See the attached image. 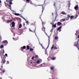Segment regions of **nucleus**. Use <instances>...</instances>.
<instances>
[{
    "label": "nucleus",
    "instance_id": "obj_3",
    "mask_svg": "<svg viewBox=\"0 0 79 79\" xmlns=\"http://www.w3.org/2000/svg\"><path fill=\"white\" fill-rule=\"evenodd\" d=\"M2 68H3V65L2 66V68L0 69V71H2L0 73L1 74H3L5 72V69H3Z\"/></svg>",
    "mask_w": 79,
    "mask_h": 79
},
{
    "label": "nucleus",
    "instance_id": "obj_27",
    "mask_svg": "<svg viewBox=\"0 0 79 79\" xmlns=\"http://www.w3.org/2000/svg\"><path fill=\"white\" fill-rule=\"evenodd\" d=\"M0 48H3V45H1Z\"/></svg>",
    "mask_w": 79,
    "mask_h": 79
},
{
    "label": "nucleus",
    "instance_id": "obj_1",
    "mask_svg": "<svg viewBox=\"0 0 79 79\" xmlns=\"http://www.w3.org/2000/svg\"><path fill=\"white\" fill-rule=\"evenodd\" d=\"M9 1L10 2V5L8 4V0H6V2H5V3L6 6L7 8L11 10V5H12V4H13V3H12V1H13V0H9Z\"/></svg>",
    "mask_w": 79,
    "mask_h": 79
},
{
    "label": "nucleus",
    "instance_id": "obj_13",
    "mask_svg": "<svg viewBox=\"0 0 79 79\" xmlns=\"http://www.w3.org/2000/svg\"><path fill=\"white\" fill-rule=\"evenodd\" d=\"M78 6H76L74 7V9L75 10H77V9H78Z\"/></svg>",
    "mask_w": 79,
    "mask_h": 79
},
{
    "label": "nucleus",
    "instance_id": "obj_33",
    "mask_svg": "<svg viewBox=\"0 0 79 79\" xmlns=\"http://www.w3.org/2000/svg\"><path fill=\"white\" fill-rule=\"evenodd\" d=\"M26 1L27 2H30V0H26Z\"/></svg>",
    "mask_w": 79,
    "mask_h": 79
},
{
    "label": "nucleus",
    "instance_id": "obj_9",
    "mask_svg": "<svg viewBox=\"0 0 79 79\" xmlns=\"http://www.w3.org/2000/svg\"><path fill=\"white\" fill-rule=\"evenodd\" d=\"M57 24L58 26H61V25H62V23L60 22H59L57 23Z\"/></svg>",
    "mask_w": 79,
    "mask_h": 79
},
{
    "label": "nucleus",
    "instance_id": "obj_5",
    "mask_svg": "<svg viewBox=\"0 0 79 79\" xmlns=\"http://www.w3.org/2000/svg\"><path fill=\"white\" fill-rule=\"evenodd\" d=\"M54 47H55V44H53L52 45V47L51 48V49L52 50V49H53V48L55 50H57V49H58V48L56 47V46Z\"/></svg>",
    "mask_w": 79,
    "mask_h": 79
},
{
    "label": "nucleus",
    "instance_id": "obj_17",
    "mask_svg": "<svg viewBox=\"0 0 79 79\" xmlns=\"http://www.w3.org/2000/svg\"><path fill=\"white\" fill-rule=\"evenodd\" d=\"M22 27V24H20L19 26V28H21Z\"/></svg>",
    "mask_w": 79,
    "mask_h": 79
},
{
    "label": "nucleus",
    "instance_id": "obj_28",
    "mask_svg": "<svg viewBox=\"0 0 79 79\" xmlns=\"http://www.w3.org/2000/svg\"><path fill=\"white\" fill-rule=\"evenodd\" d=\"M67 16H68V18H71V16H70L69 15H67Z\"/></svg>",
    "mask_w": 79,
    "mask_h": 79
},
{
    "label": "nucleus",
    "instance_id": "obj_48",
    "mask_svg": "<svg viewBox=\"0 0 79 79\" xmlns=\"http://www.w3.org/2000/svg\"><path fill=\"white\" fill-rule=\"evenodd\" d=\"M52 23H51V24H52Z\"/></svg>",
    "mask_w": 79,
    "mask_h": 79
},
{
    "label": "nucleus",
    "instance_id": "obj_38",
    "mask_svg": "<svg viewBox=\"0 0 79 79\" xmlns=\"http://www.w3.org/2000/svg\"><path fill=\"white\" fill-rule=\"evenodd\" d=\"M55 5H56V4H55V2H54V6H55Z\"/></svg>",
    "mask_w": 79,
    "mask_h": 79
},
{
    "label": "nucleus",
    "instance_id": "obj_32",
    "mask_svg": "<svg viewBox=\"0 0 79 79\" xmlns=\"http://www.w3.org/2000/svg\"><path fill=\"white\" fill-rule=\"evenodd\" d=\"M38 55H36L35 56V58H38Z\"/></svg>",
    "mask_w": 79,
    "mask_h": 79
},
{
    "label": "nucleus",
    "instance_id": "obj_31",
    "mask_svg": "<svg viewBox=\"0 0 79 79\" xmlns=\"http://www.w3.org/2000/svg\"><path fill=\"white\" fill-rule=\"evenodd\" d=\"M70 18L71 19H72V18H74V16H71Z\"/></svg>",
    "mask_w": 79,
    "mask_h": 79
},
{
    "label": "nucleus",
    "instance_id": "obj_18",
    "mask_svg": "<svg viewBox=\"0 0 79 79\" xmlns=\"http://www.w3.org/2000/svg\"><path fill=\"white\" fill-rule=\"evenodd\" d=\"M58 39V37L57 36H56L55 37V40H57Z\"/></svg>",
    "mask_w": 79,
    "mask_h": 79
},
{
    "label": "nucleus",
    "instance_id": "obj_30",
    "mask_svg": "<svg viewBox=\"0 0 79 79\" xmlns=\"http://www.w3.org/2000/svg\"><path fill=\"white\" fill-rule=\"evenodd\" d=\"M2 51H0V56H1L2 55Z\"/></svg>",
    "mask_w": 79,
    "mask_h": 79
},
{
    "label": "nucleus",
    "instance_id": "obj_25",
    "mask_svg": "<svg viewBox=\"0 0 79 79\" xmlns=\"http://www.w3.org/2000/svg\"><path fill=\"white\" fill-rule=\"evenodd\" d=\"M30 50L31 51V52H32V51H33V49L32 48H30Z\"/></svg>",
    "mask_w": 79,
    "mask_h": 79
},
{
    "label": "nucleus",
    "instance_id": "obj_29",
    "mask_svg": "<svg viewBox=\"0 0 79 79\" xmlns=\"http://www.w3.org/2000/svg\"><path fill=\"white\" fill-rule=\"evenodd\" d=\"M62 14H63V15H66V13L64 12H62Z\"/></svg>",
    "mask_w": 79,
    "mask_h": 79
},
{
    "label": "nucleus",
    "instance_id": "obj_21",
    "mask_svg": "<svg viewBox=\"0 0 79 79\" xmlns=\"http://www.w3.org/2000/svg\"><path fill=\"white\" fill-rule=\"evenodd\" d=\"M54 67H51V68H50V69H52V70H53V69H54Z\"/></svg>",
    "mask_w": 79,
    "mask_h": 79
},
{
    "label": "nucleus",
    "instance_id": "obj_37",
    "mask_svg": "<svg viewBox=\"0 0 79 79\" xmlns=\"http://www.w3.org/2000/svg\"><path fill=\"white\" fill-rule=\"evenodd\" d=\"M3 53H5V51H4V50H3V51H2Z\"/></svg>",
    "mask_w": 79,
    "mask_h": 79
},
{
    "label": "nucleus",
    "instance_id": "obj_6",
    "mask_svg": "<svg viewBox=\"0 0 79 79\" xmlns=\"http://www.w3.org/2000/svg\"><path fill=\"white\" fill-rule=\"evenodd\" d=\"M23 49H26V46H24L23 47L21 48V51H23Z\"/></svg>",
    "mask_w": 79,
    "mask_h": 79
},
{
    "label": "nucleus",
    "instance_id": "obj_4",
    "mask_svg": "<svg viewBox=\"0 0 79 79\" xmlns=\"http://www.w3.org/2000/svg\"><path fill=\"white\" fill-rule=\"evenodd\" d=\"M2 44L4 46H6L7 44H8V41L6 40H4L2 42Z\"/></svg>",
    "mask_w": 79,
    "mask_h": 79
},
{
    "label": "nucleus",
    "instance_id": "obj_43",
    "mask_svg": "<svg viewBox=\"0 0 79 79\" xmlns=\"http://www.w3.org/2000/svg\"><path fill=\"white\" fill-rule=\"evenodd\" d=\"M0 40H2V37H0Z\"/></svg>",
    "mask_w": 79,
    "mask_h": 79
},
{
    "label": "nucleus",
    "instance_id": "obj_44",
    "mask_svg": "<svg viewBox=\"0 0 79 79\" xmlns=\"http://www.w3.org/2000/svg\"><path fill=\"white\" fill-rule=\"evenodd\" d=\"M0 3H2V1H1L0 0Z\"/></svg>",
    "mask_w": 79,
    "mask_h": 79
},
{
    "label": "nucleus",
    "instance_id": "obj_10",
    "mask_svg": "<svg viewBox=\"0 0 79 79\" xmlns=\"http://www.w3.org/2000/svg\"><path fill=\"white\" fill-rule=\"evenodd\" d=\"M52 27H56V23L52 25Z\"/></svg>",
    "mask_w": 79,
    "mask_h": 79
},
{
    "label": "nucleus",
    "instance_id": "obj_26",
    "mask_svg": "<svg viewBox=\"0 0 79 79\" xmlns=\"http://www.w3.org/2000/svg\"><path fill=\"white\" fill-rule=\"evenodd\" d=\"M20 11L22 12H23V9L22 8L20 10Z\"/></svg>",
    "mask_w": 79,
    "mask_h": 79
},
{
    "label": "nucleus",
    "instance_id": "obj_39",
    "mask_svg": "<svg viewBox=\"0 0 79 79\" xmlns=\"http://www.w3.org/2000/svg\"><path fill=\"white\" fill-rule=\"evenodd\" d=\"M29 31H30V32H32V30H31V29H29Z\"/></svg>",
    "mask_w": 79,
    "mask_h": 79
},
{
    "label": "nucleus",
    "instance_id": "obj_19",
    "mask_svg": "<svg viewBox=\"0 0 79 79\" xmlns=\"http://www.w3.org/2000/svg\"><path fill=\"white\" fill-rule=\"evenodd\" d=\"M36 63L37 64H39L40 63V60H38L36 61Z\"/></svg>",
    "mask_w": 79,
    "mask_h": 79
},
{
    "label": "nucleus",
    "instance_id": "obj_11",
    "mask_svg": "<svg viewBox=\"0 0 79 79\" xmlns=\"http://www.w3.org/2000/svg\"><path fill=\"white\" fill-rule=\"evenodd\" d=\"M42 31L45 33V28L44 27H43Z\"/></svg>",
    "mask_w": 79,
    "mask_h": 79
},
{
    "label": "nucleus",
    "instance_id": "obj_47",
    "mask_svg": "<svg viewBox=\"0 0 79 79\" xmlns=\"http://www.w3.org/2000/svg\"><path fill=\"white\" fill-rule=\"evenodd\" d=\"M0 79H2V77H0Z\"/></svg>",
    "mask_w": 79,
    "mask_h": 79
},
{
    "label": "nucleus",
    "instance_id": "obj_23",
    "mask_svg": "<svg viewBox=\"0 0 79 79\" xmlns=\"http://www.w3.org/2000/svg\"><path fill=\"white\" fill-rule=\"evenodd\" d=\"M27 49L28 50H29V45H27Z\"/></svg>",
    "mask_w": 79,
    "mask_h": 79
},
{
    "label": "nucleus",
    "instance_id": "obj_41",
    "mask_svg": "<svg viewBox=\"0 0 79 79\" xmlns=\"http://www.w3.org/2000/svg\"><path fill=\"white\" fill-rule=\"evenodd\" d=\"M23 19H24V20H25V21H26V19H25V18H23Z\"/></svg>",
    "mask_w": 79,
    "mask_h": 79
},
{
    "label": "nucleus",
    "instance_id": "obj_16",
    "mask_svg": "<svg viewBox=\"0 0 79 79\" xmlns=\"http://www.w3.org/2000/svg\"><path fill=\"white\" fill-rule=\"evenodd\" d=\"M45 23L44 22H42V24L43 27H44V25H45Z\"/></svg>",
    "mask_w": 79,
    "mask_h": 79
},
{
    "label": "nucleus",
    "instance_id": "obj_2",
    "mask_svg": "<svg viewBox=\"0 0 79 79\" xmlns=\"http://www.w3.org/2000/svg\"><path fill=\"white\" fill-rule=\"evenodd\" d=\"M5 58H6V57L5 56L3 57L2 59V60L1 61V63H2V64H5V63L6 62V61L5 60Z\"/></svg>",
    "mask_w": 79,
    "mask_h": 79
},
{
    "label": "nucleus",
    "instance_id": "obj_12",
    "mask_svg": "<svg viewBox=\"0 0 79 79\" xmlns=\"http://www.w3.org/2000/svg\"><path fill=\"white\" fill-rule=\"evenodd\" d=\"M42 13H43L44 11V10H45V6H43V5H42Z\"/></svg>",
    "mask_w": 79,
    "mask_h": 79
},
{
    "label": "nucleus",
    "instance_id": "obj_50",
    "mask_svg": "<svg viewBox=\"0 0 79 79\" xmlns=\"http://www.w3.org/2000/svg\"><path fill=\"white\" fill-rule=\"evenodd\" d=\"M75 35H76V33L75 34Z\"/></svg>",
    "mask_w": 79,
    "mask_h": 79
},
{
    "label": "nucleus",
    "instance_id": "obj_42",
    "mask_svg": "<svg viewBox=\"0 0 79 79\" xmlns=\"http://www.w3.org/2000/svg\"><path fill=\"white\" fill-rule=\"evenodd\" d=\"M23 26H25V23H23Z\"/></svg>",
    "mask_w": 79,
    "mask_h": 79
},
{
    "label": "nucleus",
    "instance_id": "obj_45",
    "mask_svg": "<svg viewBox=\"0 0 79 79\" xmlns=\"http://www.w3.org/2000/svg\"><path fill=\"white\" fill-rule=\"evenodd\" d=\"M78 17V15H76V17Z\"/></svg>",
    "mask_w": 79,
    "mask_h": 79
},
{
    "label": "nucleus",
    "instance_id": "obj_22",
    "mask_svg": "<svg viewBox=\"0 0 79 79\" xmlns=\"http://www.w3.org/2000/svg\"><path fill=\"white\" fill-rule=\"evenodd\" d=\"M50 39H48V47L49 46V45H50Z\"/></svg>",
    "mask_w": 79,
    "mask_h": 79
},
{
    "label": "nucleus",
    "instance_id": "obj_40",
    "mask_svg": "<svg viewBox=\"0 0 79 79\" xmlns=\"http://www.w3.org/2000/svg\"><path fill=\"white\" fill-rule=\"evenodd\" d=\"M40 61L41 62H42V59H40Z\"/></svg>",
    "mask_w": 79,
    "mask_h": 79
},
{
    "label": "nucleus",
    "instance_id": "obj_24",
    "mask_svg": "<svg viewBox=\"0 0 79 79\" xmlns=\"http://www.w3.org/2000/svg\"><path fill=\"white\" fill-rule=\"evenodd\" d=\"M15 15L16 16H19V14H17V13H15Z\"/></svg>",
    "mask_w": 79,
    "mask_h": 79
},
{
    "label": "nucleus",
    "instance_id": "obj_7",
    "mask_svg": "<svg viewBox=\"0 0 79 79\" xmlns=\"http://www.w3.org/2000/svg\"><path fill=\"white\" fill-rule=\"evenodd\" d=\"M62 27L61 26H60L57 29V31H59V32H61V27Z\"/></svg>",
    "mask_w": 79,
    "mask_h": 79
},
{
    "label": "nucleus",
    "instance_id": "obj_34",
    "mask_svg": "<svg viewBox=\"0 0 79 79\" xmlns=\"http://www.w3.org/2000/svg\"><path fill=\"white\" fill-rule=\"evenodd\" d=\"M5 56H8V54H5Z\"/></svg>",
    "mask_w": 79,
    "mask_h": 79
},
{
    "label": "nucleus",
    "instance_id": "obj_46",
    "mask_svg": "<svg viewBox=\"0 0 79 79\" xmlns=\"http://www.w3.org/2000/svg\"><path fill=\"white\" fill-rule=\"evenodd\" d=\"M40 66H42V64H41L40 65Z\"/></svg>",
    "mask_w": 79,
    "mask_h": 79
},
{
    "label": "nucleus",
    "instance_id": "obj_8",
    "mask_svg": "<svg viewBox=\"0 0 79 79\" xmlns=\"http://www.w3.org/2000/svg\"><path fill=\"white\" fill-rule=\"evenodd\" d=\"M12 27H15V22L12 21Z\"/></svg>",
    "mask_w": 79,
    "mask_h": 79
},
{
    "label": "nucleus",
    "instance_id": "obj_49",
    "mask_svg": "<svg viewBox=\"0 0 79 79\" xmlns=\"http://www.w3.org/2000/svg\"><path fill=\"white\" fill-rule=\"evenodd\" d=\"M76 17H75V19H76Z\"/></svg>",
    "mask_w": 79,
    "mask_h": 79
},
{
    "label": "nucleus",
    "instance_id": "obj_36",
    "mask_svg": "<svg viewBox=\"0 0 79 79\" xmlns=\"http://www.w3.org/2000/svg\"><path fill=\"white\" fill-rule=\"evenodd\" d=\"M9 61H7V64H9Z\"/></svg>",
    "mask_w": 79,
    "mask_h": 79
},
{
    "label": "nucleus",
    "instance_id": "obj_20",
    "mask_svg": "<svg viewBox=\"0 0 79 79\" xmlns=\"http://www.w3.org/2000/svg\"><path fill=\"white\" fill-rule=\"evenodd\" d=\"M51 59L52 60H55V57H52L51 58Z\"/></svg>",
    "mask_w": 79,
    "mask_h": 79
},
{
    "label": "nucleus",
    "instance_id": "obj_52",
    "mask_svg": "<svg viewBox=\"0 0 79 79\" xmlns=\"http://www.w3.org/2000/svg\"><path fill=\"white\" fill-rule=\"evenodd\" d=\"M41 45H42V44H41Z\"/></svg>",
    "mask_w": 79,
    "mask_h": 79
},
{
    "label": "nucleus",
    "instance_id": "obj_51",
    "mask_svg": "<svg viewBox=\"0 0 79 79\" xmlns=\"http://www.w3.org/2000/svg\"><path fill=\"white\" fill-rule=\"evenodd\" d=\"M42 5H41V6H42Z\"/></svg>",
    "mask_w": 79,
    "mask_h": 79
},
{
    "label": "nucleus",
    "instance_id": "obj_35",
    "mask_svg": "<svg viewBox=\"0 0 79 79\" xmlns=\"http://www.w3.org/2000/svg\"><path fill=\"white\" fill-rule=\"evenodd\" d=\"M34 56H33V57L31 58L32 60H34Z\"/></svg>",
    "mask_w": 79,
    "mask_h": 79
},
{
    "label": "nucleus",
    "instance_id": "obj_14",
    "mask_svg": "<svg viewBox=\"0 0 79 79\" xmlns=\"http://www.w3.org/2000/svg\"><path fill=\"white\" fill-rule=\"evenodd\" d=\"M13 21V20H12V19H11L10 20H7V23H10V22H11V21Z\"/></svg>",
    "mask_w": 79,
    "mask_h": 79
},
{
    "label": "nucleus",
    "instance_id": "obj_15",
    "mask_svg": "<svg viewBox=\"0 0 79 79\" xmlns=\"http://www.w3.org/2000/svg\"><path fill=\"white\" fill-rule=\"evenodd\" d=\"M65 21V19H62L60 20V22H61V23H62L63 22V21Z\"/></svg>",
    "mask_w": 79,
    "mask_h": 79
}]
</instances>
